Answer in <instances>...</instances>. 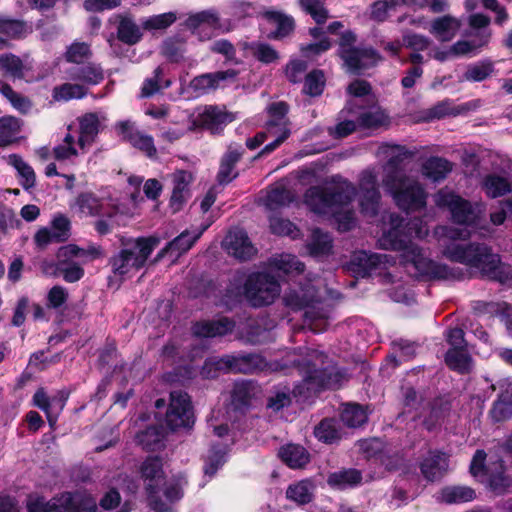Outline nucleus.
Returning <instances> with one entry per match:
<instances>
[{
  "label": "nucleus",
  "instance_id": "338daca9",
  "mask_svg": "<svg viewBox=\"0 0 512 512\" xmlns=\"http://www.w3.org/2000/svg\"><path fill=\"white\" fill-rule=\"evenodd\" d=\"M324 75L320 70H314L305 76L303 92L310 96H318L323 92Z\"/></svg>",
  "mask_w": 512,
  "mask_h": 512
},
{
  "label": "nucleus",
  "instance_id": "2eb2a0df",
  "mask_svg": "<svg viewBox=\"0 0 512 512\" xmlns=\"http://www.w3.org/2000/svg\"><path fill=\"white\" fill-rule=\"evenodd\" d=\"M68 394L65 391H59L55 396L49 398L43 388L38 389L33 396V404L45 412L47 420L53 427L63 410Z\"/></svg>",
  "mask_w": 512,
  "mask_h": 512
},
{
  "label": "nucleus",
  "instance_id": "aec40b11",
  "mask_svg": "<svg viewBox=\"0 0 512 512\" xmlns=\"http://www.w3.org/2000/svg\"><path fill=\"white\" fill-rule=\"evenodd\" d=\"M395 263L394 257L382 253H369L359 251L354 254L351 264L357 266V271L362 274H368L378 268H385Z\"/></svg>",
  "mask_w": 512,
  "mask_h": 512
},
{
  "label": "nucleus",
  "instance_id": "6e6d98bb",
  "mask_svg": "<svg viewBox=\"0 0 512 512\" xmlns=\"http://www.w3.org/2000/svg\"><path fill=\"white\" fill-rule=\"evenodd\" d=\"M313 485L309 481H300L290 485L286 497L298 504H306L312 500Z\"/></svg>",
  "mask_w": 512,
  "mask_h": 512
},
{
  "label": "nucleus",
  "instance_id": "20e7f679",
  "mask_svg": "<svg viewBox=\"0 0 512 512\" xmlns=\"http://www.w3.org/2000/svg\"><path fill=\"white\" fill-rule=\"evenodd\" d=\"M329 187H310L305 195L304 202L308 208L317 214H337L338 210L348 206L356 195L355 186L348 180L334 179Z\"/></svg>",
  "mask_w": 512,
  "mask_h": 512
},
{
  "label": "nucleus",
  "instance_id": "f8f14e48",
  "mask_svg": "<svg viewBox=\"0 0 512 512\" xmlns=\"http://www.w3.org/2000/svg\"><path fill=\"white\" fill-rule=\"evenodd\" d=\"M165 423L171 431L193 427L195 416L190 396L186 392L176 390L170 393Z\"/></svg>",
  "mask_w": 512,
  "mask_h": 512
},
{
  "label": "nucleus",
  "instance_id": "2f4dec72",
  "mask_svg": "<svg viewBox=\"0 0 512 512\" xmlns=\"http://www.w3.org/2000/svg\"><path fill=\"white\" fill-rule=\"evenodd\" d=\"M475 498V490L468 486H446L440 490L437 496L439 502L446 504L465 503Z\"/></svg>",
  "mask_w": 512,
  "mask_h": 512
},
{
  "label": "nucleus",
  "instance_id": "6e6552de",
  "mask_svg": "<svg viewBox=\"0 0 512 512\" xmlns=\"http://www.w3.org/2000/svg\"><path fill=\"white\" fill-rule=\"evenodd\" d=\"M355 42L356 35L352 31L344 32L339 40L338 55L348 72L360 74L374 66L380 60V56L374 49L355 47Z\"/></svg>",
  "mask_w": 512,
  "mask_h": 512
},
{
  "label": "nucleus",
  "instance_id": "7ed1b4c3",
  "mask_svg": "<svg viewBox=\"0 0 512 512\" xmlns=\"http://www.w3.org/2000/svg\"><path fill=\"white\" fill-rule=\"evenodd\" d=\"M389 224L390 227L384 230L378 239L380 248L402 252L401 257L404 264L412 265L420 274L441 280L463 278L464 273L460 268H453L427 259L419 246L409 238L406 227H404V219L398 214L391 213L389 215Z\"/></svg>",
  "mask_w": 512,
  "mask_h": 512
},
{
  "label": "nucleus",
  "instance_id": "09e8293b",
  "mask_svg": "<svg viewBox=\"0 0 512 512\" xmlns=\"http://www.w3.org/2000/svg\"><path fill=\"white\" fill-rule=\"evenodd\" d=\"M265 18L276 26L274 32L276 38H283L290 34L294 29V19L279 11H266Z\"/></svg>",
  "mask_w": 512,
  "mask_h": 512
},
{
  "label": "nucleus",
  "instance_id": "393cba45",
  "mask_svg": "<svg viewBox=\"0 0 512 512\" xmlns=\"http://www.w3.org/2000/svg\"><path fill=\"white\" fill-rule=\"evenodd\" d=\"M460 27L461 21L458 18L447 14L432 20L430 24V33L441 42H449L457 35Z\"/></svg>",
  "mask_w": 512,
  "mask_h": 512
},
{
  "label": "nucleus",
  "instance_id": "473e14b6",
  "mask_svg": "<svg viewBox=\"0 0 512 512\" xmlns=\"http://www.w3.org/2000/svg\"><path fill=\"white\" fill-rule=\"evenodd\" d=\"M166 433L161 426H149L136 435L139 445L148 451H156L164 447Z\"/></svg>",
  "mask_w": 512,
  "mask_h": 512
},
{
  "label": "nucleus",
  "instance_id": "ea45409f",
  "mask_svg": "<svg viewBox=\"0 0 512 512\" xmlns=\"http://www.w3.org/2000/svg\"><path fill=\"white\" fill-rule=\"evenodd\" d=\"M288 110V105L283 101L272 103L268 107L270 115V120L267 123L269 133H272V130L283 131L285 129H289L290 123L286 117Z\"/></svg>",
  "mask_w": 512,
  "mask_h": 512
},
{
  "label": "nucleus",
  "instance_id": "774afa93",
  "mask_svg": "<svg viewBox=\"0 0 512 512\" xmlns=\"http://www.w3.org/2000/svg\"><path fill=\"white\" fill-rule=\"evenodd\" d=\"M270 229L274 234L296 238L299 234L296 226L288 219L272 216L270 217Z\"/></svg>",
  "mask_w": 512,
  "mask_h": 512
},
{
  "label": "nucleus",
  "instance_id": "a211bd4d",
  "mask_svg": "<svg viewBox=\"0 0 512 512\" xmlns=\"http://www.w3.org/2000/svg\"><path fill=\"white\" fill-rule=\"evenodd\" d=\"M106 120L104 114L94 112L86 113L78 118L80 132L78 145L82 149L95 141Z\"/></svg>",
  "mask_w": 512,
  "mask_h": 512
},
{
  "label": "nucleus",
  "instance_id": "4468645a",
  "mask_svg": "<svg viewBox=\"0 0 512 512\" xmlns=\"http://www.w3.org/2000/svg\"><path fill=\"white\" fill-rule=\"evenodd\" d=\"M223 246L228 254L245 261L251 259L257 252L247 233L242 229H234L226 235Z\"/></svg>",
  "mask_w": 512,
  "mask_h": 512
},
{
  "label": "nucleus",
  "instance_id": "13d9d810",
  "mask_svg": "<svg viewBox=\"0 0 512 512\" xmlns=\"http://www.w3.org/2000/svg\"><path fill=\"white\" fill-rule=\"evenodd\" d=\"M32 31L26 22L17 19L0 17V33L11 38L25 36Z\"/></svg>",
  "mask_w": 512,
  "mask_h": 512
},
{
  "label": "nucleus",
  "instance_id": "f704fd0d",
  "mask_svg": "<svg viewBox=\"0 0 512 512\" xmlns=\"http://www.w3.org/2000/svg\"><path fill=\"white\" fill-rule=\"evenodd\" d=\"M452 163L441 157H430L422 166V173L432 181L438 182L446 178L452 171Z\"/></svg>",
  "mask_w": 512,
  "mask_h": 512
},
{
  "label": "nucleus",
  "instance_id": "39448f33",
  "mask_svg": "<svg viewBox=\"0 0 512 512\" xmlns=\"http://www.w3.org/2000/svg\"><path fill=\"white\" fill-rule=\"evenodd\" d=\"M159 243L160 239L154 236L128 241L123 249L110 258L112 272L116 276L123 277L132 270H139Z\"/></svg>",
  "mask_w": 512,
  "mask_h": 512
},
{
  "label": "nucleus",
  "instance_id": "49530a36",
  "mask_svg": "<svg viewBox=\"0 0 512 512\" xmlns=\"http://www.w3.org/2000/svg\"><path fill=\"white\" fill-rule=\"evenodd\" d=\"M316 438L328 444L341 439L340 424L335 419H323L314 430Z\"/></svg>",
  "mask_w": 512,
  "mask_h": 512
},
{
  "label": "nucleus",
  "instance_id": "c03bdc74",
  "mask_svg": "<svg viewBox=\"0 0 512 512\" xmlns=\"http://www.w3.org/2000/svg\"><path fill=\"white\" fill-rule=\"evenodd\" d=\"M388 123V116L377 107L366 109L357 116L358 127L364 129H376Z\"/></svg>",
  "mask_w": 512,
  "mask_h": 512
},
{
  "label": "nucleus",
  "instance_id": "423d86ee",
  "mask_svg": "<svg viewBox=\"0 0 512 512\" xmlns=\"http://www.w3.org/2000/svg\"><path fill=\"white\" fill-rule=\"evenodd\" d=\"M266 367L265 359L254 353H239L208 358L201 370L205 378H215L219 372L252 374Z\"/></svg>",
  "mask_w": 512,
  "mask_h": 512
},
{
  "label": "nucleus",
  "instance_id": "79ce46f5",
  "mask_svg": "<svg viewBox=\"0 0 512 512\" xmlns=\"http://www.w3.org/2000/svg\"><path fill=\"white\" fill-rule=\"evenodd\" d=\"M230 121L228 114L212 106L206 107L198 116V123L211 131H217L222 125Z\"/></svg>",
  "mask_w": 512,
  "mask_h": 512
},
{
  "label": "nucleus",
  "instance_id": "bf43d9fd",
  "mask_svg": "<svg viewBox=\"0 0 512 512\" xmlns=\"http://www.w3.org/2000/svg\"><path fill=\"white\" fill-rule=\"evenodd\" d=\"M0 93L11 103L15 109L23 114L27 113L32 107V103L27 97L15 92L10 85L1 81Z\"/></svg>",
  "mask_w": 512,
  "mask_h": 512
},
{
  "label": "nucleus",
  "instance_id": "a878e982",
  "mask_svg": "<svg viewBox=\"0 0 512 512\" xmlns=\"http://www.w3.org/2000/svg\"><path fill=\"white\" fill-rule=\"evenodd\" d=\"M68 78L71 81L81 82L94 86L104 79V72L100 65L88 63L86 65L73 66L67 70Z\"/></svg>",
  "mask_w": 512,
  "mask_h": 512
},
{
  "label": "nucleus",
  "instance_id": "5701e85b",
  "mask_svg": "<svg viewBox=\"0 0 512 512\" xmlns=\"http://www.w3.org/2000/svg\"><path fill=\"white\" fill-rule=\"evenodd\" d=\"M420 469L428 481L439 480L448 470V455L440 451H430L422 461Z\"/></svg>",
  "mask_w": 512,
  "mask_h": 512
},
{
  "label": "nucleus",
  "instance_id": "69168bd1",
  "mask_svg": "<svg viewBox=\"0 0 512 512\" xmlns=\"http://www.w3.org/2000/svg\"><path fill=\"white\" fill-rule=\"evenodd\" d=\"M176 20L177 16L174 12H167L145 19L142 26L146 30H163L171 26Z\"/></svg>",
  "mask_w": 512,
  "mask_h": 512
},
{
  "label": "nucleus",
  "instance_id": "bb28decb",
  "mask_svg": "<svg viewBox=\"0 0 512 512\" xmlns=\"http://www.w3.org/2000/svg\"><path fill=\"white\" fill-rule=\"evenodd\" d=\"M207 227L204 226L196 233L191 234L188 230L183 231L174 240L169 242L157 255V260L163 258L167 253L178 257L187 252L193 244L200 238Z\"/></svg>",
  "mask_w": 512,
  "mask_h": 512
},
{
  "label": "nucleus",
  "instance_id": "864d4df0",
  "mask_svg": "<svg viewBox=\"0 0 512 512\" xmlns=\"http://www.w3.org/2000/svg\"><path fill=\"white\" fill-rule=\"evenodd\" d=\"M163 69L161 67H157L153 76L146 78L141 87L140 97L141 98H149L154 94L158 93L162 88H168L171 85L170 80L162 81Z\"/></svg>",
  "mask_w": 512,
  "mask_h": 512
},
{
  "label": "nucleus",
  "instance_id": "1a4fd4ad",
  "mask_svg": "<svg viewBox=\"0 0 512 512\" xmlns=\"http://www.w3.org/2000/svg\"><path fill=\"white\" fill-rule=\"evenodd\" d=\"M383 187L402 210L414 212L426 206L427 193L417 180L409 176L402 177L392 186Z\"/></svg>",
  "mask_w": 512,
  "mask_h": 512
},
{
  "label": "nucleus",
  "instance_id": "a19ab883",
  "mask_svg": "<svg viewBox=\"0 0 512 512\" xmlns=\"http://www.w3.org/2000/svg\"><path fill=\"white\" fill-rule=\"evenodd\" d=\"M495 469L492 470L491 467L488 468V472L485 476H487V484L489 488L495 492L496 494L504 493L507 488H509L512 484V480L504 474L503 462L498 461L494 463Z\"/></svg>",
  "mask_w": 512,
  "mask_h": 512
},
{
  "label": "nucleus",
  "instance_id": "3c124183",
  "mask_svg": "<svg viewBox=\"0 0 512 512\" xmlns=\"http://www.w3.org/2000/svg\"><path fill=\"white\" fill-rule=\"evenodd\" d=\"M24 68L20 57L12 53H5L0 56V72L4 76L21 79L24 77Z\"/></svg>",
  "mask_w": 512,
  "mask_h": 512
},
{
  "label": "nucleus",
  "instance_id": "f257e3e1",
  "mask_svg": "<svg viewBox=\"0 0 512 512\" xmlns=\"http://www.w3.org/2000/svg\"><path fill=\"white\" fill-rule=\"evenodd\" d=\"M434 234L446 258L475 268L483 276L501 284H512V266L502 263L499 255L492 253L488 246L478 243L461 245L449 242L450 240L467 239L470 236L467 229L438 226Z\"/></svg>",
  "mask_w": 512,
  "mask_h": 512
},
{
  "label": "nucleus",
  "instance_id": "c756f323",
  "mask_svg": "<svg viewBox=\"0 0 512 512\" xmlns=\"http://www.w3.org/2000/svg\"><path fill=\"white\" fill-rule=\"evenodd\" d=\"M294 200L293 193L283 184L277 183L269 188L263 199V204L268 210L274 211L289 205Z\"/></svg>",
  "mask_w": 512,
  "mask_h": 512
},
{
  "label": "nucleus",
  "instance_id": "ddd939ff",
  "mask_svg": "<svg viewBox=\"0 0 512 512\" xmlns=\"http://www.w3.org/2000/svg\"><path fill=\"white\" fill-rule=\"evenodd\" d=\"M377 178V173L373 169L364 170L360 174L358 183L359 205L362 214L367 217H374L379 211L381 194Z\"/></svg>",
  "mask_w": 512,
  "mask_h": 512
},
{
  "label": "nucleus",
  "instance_id": "f03ea898",
  "mask_svg": "<svg viewBox=\"0 0 512 512\" xmlns=\"http://www.w3.org/2000/svg\"><path fill=\"white\" fill-rule=\"evenodd\" d=\"M328 357L317 349L303 347L287 354L281 369L296 368L302 375V382L295 386L296 395L305 398L322 389H335L346 380L345 371L328 364Z\"/></svg>",
  "mask_w": 512,
  "mask_h": 512
},
{
  "label": "nucleus",
  "instance_id": "b1692460",
  "mask_svg": "<svg viewBox=\"0 0 512 512\" xmlns=\"http://www.w3.org/2000/svg\"><path fill=\"white\" fill-rule=\"evenodd\" d=\"M236 75L237 72L232 69L202 74L191 80L190 87L198 94H206L210 90L216 89L221 82L234 79Z\"/></svg>",
  "mask_w": 512,
  "mask_h": 512
},
{
  "label": "nucleus",
  "instance_id": "8fccbe9b",
  "mask_svg": "<svg viewBox=\"0 0 512 512\" xmlns=\"http://www.w3.org/2000/svg\"><path fill=\"white\" fill-rule=\"evenodd\" d=\"M362 480L360 471L356 469H347L334 472L328 477V484L339 489H345L359 484Z\"/></svg>",
  "mask_w": 512,
  "mask_h": 512
},
{
  "label": "nucleus",
  "instance_id": "6ab92c4d",
  "mask_svg": "<svg viewBox=\"0 0 512 512\" xmlns=\"http://www.w3.org/2000/svg\"><path fill=\"white\" fill-rule=\"evenodd\" d=\"M260 392L259 386L251 380H242L234 383L231 392V404L235 410L245 411Z\"/></svg>",
  "mask_w": 512,
  "mask_h": 512
},
{
  "label": "nucleus",
  "instance_id": "603ef678",
  "mask_svg": "<svg viewBox=\"0 0 512 512\" xmlns=\"http://www.w3.org/2000/svg\"><path fill=\"white\" fill-rule=\"evenodd\" d=\"M88 93V89L78 83H64L53 89V98L56 101H69L71 99H81Z\"/></svg>",
  "mask_w": 512,
  "mask_h": 512
},
{
  "label": "nucleus",
  "instance_id": "680f3d73",
  "mask_svg": "<svg viewBox=\"0 0 512 512\" xmlns=\"http://www.w3.org/2000/svg\"><path fill=\"white\" fill-rule=\"evenodd\" d=\"M495 422L504 421L512 416V395L506 393L499 396L490 411Z\"/></svg>",
  "mask_w": 512,
  "mask_h": 512
},
{
  "label": "nucleus",
  "instance_id": "5fc2aeb1",
  "mask_svg": "<svg viewBox=\"0 0 512 512\" xmlns=\"http://www.w3.org/2000/svg\"><path fill=\"white\" fill-rule=\"evenodd\" d=\"M490 38V33H485L481 35V38L478 42L476 41H468V40H459L451 45V51L453 52V56L461 57L467 55H476L478 50L484 47Z\"/></svg>",
  "mask_w": 512,
  "mask_h": 512
},
{
  "label": "nucleus",
  "instance_id": "e2e57ef3",
  "mask_svg": "<svg viewBox=\"0 0 512 512\" xmlns=\"http://www.w3.org/2000/svg\"><path fill=\"white\" fill-rule=\"evenodd\" d=\"M300 7L318 23H324L328 18V11L322 0H298Z\"/></svg>",
  "mask_w": 512,
  "mask_h": 512
},
{
  "label": "nucleus",
  "instance_id": "c9c22d12",
  "mask_svg": "<svg viewBox=\"0 0 512 512\" xmlns=\"http://www.w3.org/2000/svg\"><path fill=\"white\" fill-rule=\"evenodd\" d=\"M8 163L13 166L19 176V183L26 191L31 190L36 185V174L34 169L25 162L21 156L11 154L8 156Z\"/></svg>",
  "mask_w": 512,
  "mask_h": 512
},
{
  "label": "nucleus",
  "instance_id": "0e129e2a",
  "mask_svg": "<svg viewBox=\"0 0 512 512\" xmlns=\"http://www.w3.org/2000/svg\"><path fill=\"white\" fill-rule=\"evenodd\" d=\"M253 56L262 63L270 64L279 59L278 52L266 43H251L249 46Z\"/></svg>",
  "mask_w": 512,
  "mask_h": 512
},
{
  "label": "nucleus",
  "instance_id": "de8ad7c7",
  "mask_svg": "<svg viewBox=\"0 0 512 512\" xmlns=\"http://www.w3.org/2000/svg\"><path fill=\"white\" fill-rule=\"evenodd\" d=\"M283 300L286 306L294 310L308 308L316 300V291L313 287L306 291H290L284 295Z\"/></svg>",
  "mask_w": 512,
  "mask_h": 512
},
{
  "label": "nucleus",
  "instance_id": "9b49d317",
  "mask_svg": "<svg viewBox=\"0 0 512 512\" xmlns=\"http://www.w3.org/2000/svg\"><path fill=\"white\" fill-rule=\"evenodd\" d=\"M434 200L439 208L447 209L450 212L451 219L455 223L471 225L478 218L480 212L478 205H473L470 201L448 189L439 190L435 194Z\"/></svg>",
  "mask_w": 512,
  "mask_h": 512
},
{
  "label": "nucleus",
  "instance_id": "a18cd8bd",
  "mask_svg": "<svg viewBox=\"0 0 512 512\" xmlns=\"http://www.w3.org/2000/svg\"><path fill=\"white\" fill-rule=\"evenodd\" d=\"M308 249L312 256L322 257L328 255L332 250V238L329 234L320 229H314L311 234Z\"/></svg>",
  "mask_w": 512,
  "mask_h": 512
},
{
  "label": "nucleus",
  "instance_id": "0eeeda50",
  "mask_svg": "<svg viewBox=\"0 0 512 512\" xmlns=\"http://www.w3.org/2000/svg\"><path fill=\"white\" fill-rule=\"evenodd\" d=\"M28 512H95L96 501L84 492L63 493L49 501L42 497L30 499Z\"/></svg>",
  "mask_w": 512,
  "mask_h": 512
},
{
  "label": "nucleus",
  "instance_id": "052dcab7",
  "mask_svg": "<svg viewBox=\"0 0 512 512\" xmlns=\"http://www.w3.org/2000/svg\"><path fill=\"white\" fill-rule=\"evenodd\" d=\"M342 422L351 428L359 427L367 421V415L358 404H347L341 413Z\"/></svg>",
  "mask_w": 512,
  "mask_h": 512
},
{
  "label": "nucleus",
  "instance_id": "412c9836",
  "mask_svg": "<svg viewBox=\"0 0 512 512\" xmlns=\"http://www.w3.org/2000/svg\"><path fill=\"white\" fill-rule=\"evenodd\" d=\"M172 178V195L170 198V206L174 212L179 211L184 202L190 197L189 185L193 177L186 170H178L171 175Z\"/></svg>",
  "mask_w": 512,
  "mask_h": 512
},
{
  "label": "nucleus",
  "instance_id": "4be33fe9",
  "mask_svg": "<svg viewBox=\"0 0 512 512\" xmlns=\"http://www.w3.org/2000/svg\"><path fill=\"white\" fill-rule=\"evenodd\" d=\"M244 154V149L241 145L231 144L228 146L226 153L223 155L217 180L220 184H228L238 175L235 172V165L239 162Z\"/></svg>",
  "mask_w": 512,
  "mask_h": 512
},
{
  "label": "nucleus",
  "instance_id": "7c9ffc66",
  "mask_svg": "<svg viewBox=\"0 0 512 512\" xmlns=\"http://www.w3.org/2000/svg\"><path fill=\"white\" fill-rule=\"evenodd\" d=\"M117 38L127 44L134 45L142 38L140 27L130 15H118Z\"/></svg>",
  "mask_w": 512,
  "mask_h": 512
},
{
  "label": "nucleus",
  "instance_id": "72a5a7b5",
  "mask_svg": "<svg viewBox=\"0 0 512 512\" xmlns=\"http://www.w3.org/2000/svg\"><path fill=\"white\" fill-rule=\"evenodd\" d=\"M75 206L81 214L98 216L108 204L105 203L104 198H99L92 192H83L76 197Z\"/></svg>",
  "mask_w": 512,
  "mask_h": 512
},
{
  "label": "nucleus",
  "instance_id": "9d476101",
  "mask_svg": "<svg viewBox=\"0 0 512 512\" xmlns=\"http://www.w3.org/2000/svg\"><path fill=\"white\" fill-rule=\"evenodd\" d=\"M280 285L271 275L266 273H253L245 282L244 293L254 307L269 305L280 294Z\"/></svg>",
  "mask_w": 512,
  "mask_h": 512
},
{
  "label": "nucleus",
  "instance_id": "58836bf2",
  "mask_svg": "<svg viewBox=\"0 0 512 512\" xmlns=\"http://www.w3.org/2000/svg\"><path fill=\"white\" fill-rule=\"evenodd\" d=\"M449 368L460 373H468L472 369V358L467 348H450L445 355Z\"/></svg>",
  "mask_w": 512,
  "mask_h": 512
},
{
  "label": "nucleus",
  "instance_id": "4d7b16f0",
  "mask_svg": "<svg viewBox=\"0 0 512 512\" xmlns=\"http://www.w3.org/2000/svg\"><path fill=\"white\" fill-rule=\"evenodd\" d=\"M21 123L19 119L13 116H4L0 118V147L10 145L15 135L20 131Z\"/></svg>",
  "mask_w": 512,
  "mask_h": 512
},
{
  "label": "nucleus",
  "instance_id": "4c0bfd02",
  "mask_svg": "<svg viewBox=\"0 0 512 512\" xmlns=\"http://www.w3.org/2000/svg\"><path fill=\"white\" fill-rule=\"evenodd\" d=\"M495 73V65L491 59H483L467 66L463 80L468 82H482Z\"/></svg>",
  "mask_w": 512,
  "mask_h": 512
},
{
  "label": "nucleus",
  "instance_id": "f3484780",
  "mask_svg": "<svg viewBox=\"0 0 512 512\" xmlns=\"http://www.w3.org/2000/svg\"><path fill=\"white\" fill-rule=\"evenodd\" d=\"M413 155V152L403 146H394L390 158L383 167L385 174L382 179V185L392 186L394 183H398L402 177H406L407 175L401 168V164L405 159L411 158Z\"/></svg>",
  "mask_w": 512,
  "mask_h": 512
},
{
  "label": "nucleus",
  "instance_id": "c85d7f7f",
  "mask_svg": "<svg viewBox=\"0 0 512 512\" xmlns=\"http://www.w3.org/2000/svg\"><path fill=\"white\" fill-rule=\"evenodd\" d=\"M481 188L489 198H498L512 191V181L507 176L491 173L483 177Z\"/></svg>",
  "mask_w": 512,
  "mask_h": 512
},
{
  "label": "nucleus",
  "instance_id": "dca6fc26",
  "mask_svg": "<svg viewBox=\"0 0 512 512\" xmlns=\"http://www.w3.org/2000/svg\"><path fill=\"white\" fill-rule=\"evenodd\" d=\"M140 475L147 493H157L165 479L162 459L158 456L147 457L140 466Z\"/></svg>",
  "mask_w": 512,
  "mask_h": 512
},
{
  "label": "nucleus",
  "instance_id": "e433bc0d",
  "mask_svg": "<svg viewBox=\"0 0 512 512\" xmlns=\"http://www.w3.org/2000/svg\"><path fill=\"white\" fill-rule=\"evenodd\" d=\"M281 460L290 468L296 469L309 462V453L301 445L288 444L279 450Z\"/></svg>",
  "mask_w": 512,
  "mask_h": 512
},
{
  "label": "nucleus",
  "instance_id": "37998d69",
  "mask_svg": "<svg viewBox=\"0 0 512 512\" xmlns=\"http://www.w3.org/2000/svg\"><path fill=\"white\" fill-rule=\"evenodd\" d=\"M269 265L285 274H300L304 271V264L292 254H280L270 258Z\"/></svg>",
  "mask_w": 512,
  "mask_h": 512
},
{
  "label": "nucleus",
  "instance_id": "cd10ccee",
  "mask_svg": "<svg viewBox=\"0 0 512 512\" xmlns=\"http://www.w3.org/2000/svg\"><path fill=\"white\" fill-rule=\"evenodd\" d=\"M234 323L228 318H221L214 321H203L194 324L192 331L198 337L224 336L232 332Z\"/></svg>",
  "mask_w": 512,
  "mask_h": 512
}]
</instances>
